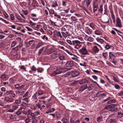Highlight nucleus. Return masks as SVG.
I'll return each mask as SVG.
<instances>
[{"instance_id": "obj_1", "label": "nucleus", "mask_w": 123, "mask_h": 123, "mask_svg": "<svg viewBox=\"0 0 123 123\" xmlns=\"http://www.w3.org/2000/svg\"><path fill=\"white\" fill-rule=\"evenodd\" d=\"M79 52L82 55H89V54L87 49L85 47H83L79 50Z\"/></svg>"}, {"instance_id": "obj_2", "label": "nucleus", "mask_w": 123, "mask_h": 123, "mask_svg": "<svg viewBox=\"0 0 123 123\" xmlns=\"http://www.w3.org/2000/svg\"><path fill=\"white\" fill-rule=\"evenodd\" d=\"M72 42L75 48L78 49L81 47V43L79 41L76 40L73 41Z\"/></svg>"}, {"instance_id": "obj_3", "label": "nucleus", "mask_w": 123, "mask_h": 123, "mask_svg": "<svg viewBox=\"0 0 123 123\" xmlns=\"http://www.w3.org/2000/svg\"><path fill=\"white\" fill-rule=\"evenodd\" d=\"M83 30L87 37H88V36L86 35H90L92 33V30L88 27H86L83 28Z\"/></svg>"}, {"instance_id": "obj_4", "label": "nucleus", "mask_w": 123, "mask_h": 123, "mask_svg": "<svg viewBox=\"0 0 123 123\" xmlns=\"http://www.w3.org/2000/svg\"><path fill=\"white\" fill-rule=\"evenodd\" d=\"M5 95H9L11 98H15L16 96V95L13 91L12 90L6 91L5 93Z\"/></svg>"}, {"instance_id": "obj_5", "label": "nucleus", "mask_w": 123, "mask_h": 123, "mask_svg": "<svg viewBox=\"0 0 123 123\" xmlns=\"http://www.w3.org/2000/svg\"><path fill=\"white\" fill-rule=\"evenodd\" d=\"M59 56L58 59L57 60L59 61L58 63V64L62 65L63 63V61L65 59V57L63 55H61L60 54V55H59Z\"/></svg>"}, {"instance_id": "obj_6", "label": "nucleus", "mask_w": 123, "mask_h": 123, "mask_svg": "<svg viewBox=\"0 0 123 123\" xmlns=\"http://www.w3.org/2000/svg\"><path fill=\"white\" fill-rule=\"evenodd\" d=\"M52 7L56 10H59L61 8V7H59L57 3V1L55 0H54L52 1Z\"/></svg>"}, {"instance_id": "obj_7", "label": "nucleus", "mask_w": 123, "mask_h": 123, "mask_svg": "<svg viewBox=\"0 0 123 123\" xmlns=\"http://www.w3.org/2000/svg\"><path fill=\"white\" fill-rule=\"evenodd\" d=\"M54 34L58 37H60L61 38H62V36L60 32L59 31H57L56 30H54Z\"/></svg>"}, {"instance_id": "obj_8", "label": "nucleus", "mask_w": 123, "mask_h": 123, "mask_svg": "<svg viewBox=\"0 0 123 123\" xmlns=\"http://www.w3.org/2000/svg\"><path fill=\"white\" fill-rule=\"evenodd\" d=\"M23 114L25 115H27V117H30V114L31 113V110L28 109H26L23 110Z\"/></svg>"}, {"instance_id": "obj_9", "label": "nucleus", "mask_w": 123, "mask_h": 123, "mask_svg": "<svg viewBox=\"0 0 123 123\" xmlns=\"http://www.w3.org/2000/svg\"><path fill=\"white\" fill-rule=\"evenodd\" d=\"M106 9L105 7V12H104V14H106V16L103 18V20L105 22L107 23L109 22V20L108 17V15L106 14Z\"/></svg>"}, {"instance_id": "obj_10", "label": "nucleus", "mask_w": 123, "mask_h": 123, "mask_svg": "<svg viewBox=\"0 0 123 123\" xmlns=\"http://www.w3.org/2000/svg\"><path fill=\"white\" fill-rule=\"evenodd\" d=\"M56 49L53 47L50 48L48 49L47 51V52L48 54H50L53 52H55Z\"/></svg>"}, {"instance_id": "obj_11", "label": "nucleus", "mask_w": 123, "mask_h": 123, "mask_svg": "<svg viewBox=\"0 0 123 123\" xmlns=\"http://www.w3.org/2000/svg\"><path fill=\"white\" fill-rule=\"evenodd\" d=\"M116 20L117 25V26L119 28H122V25L120 18H117Z\"/></svg>"}, {"instance_id": "obj_12", "label": "nucleus", "mask_w": 123, "mask_h": 123, "mask_svg": "<svg viewBox=\"0 0 123 123\" xmlns=\"http://www.w3.org/2000/svg\"><path fill=\"white\" fill-rule=\"evenodd\" d=\"M62 72V71L59 69L56 70L54 71L50 74L51 76H55L57 74H61Z\"/></svg>"}, {"instance_id": "obj_13", "label": "nucleus", "mask_w": 123, "mask_h": 123, "mask_svg": "<svg viewBox=\"0 0 123 123\" xmlns=\"http://www.w3.org/2000/svg\"><path fill=\"white\" fill-rule=\"evenodd\" d=\"M92 0H84L82 2L83 5H85V3H86V5L88 6L90 4Z\"/></svg>"}, {"instance_id": "obj_14", "label": "nucleus", "mask_w": 123, "mask_h": 123, "mask_svg": "<svg viewBox=\"0 0 123 123\" xmlns=\"http://www.w3.org/2000/svg\"><path fill=\"white\" fill-rule=\"evenodd\" d=\"M5 100L7 102H12L14 101V99L13 98L6 97L5 98Z\"/></svg>"}, {"instance_id": "obj_15", "label": "nucleus", "mask_w": 123, "mask_h": 123, "mask_svg": "<svg viewBox=\"0 0 123 123\" xmlns=\"http://www.w3.org/2000/svg\"><path fill=\"white\" fill-rule=\"evenodd\" d=\"M112 108L110 109L109 110V111L110 112V113H113V115H114V113L115 112H117L118 111V109L117 108Z\"/></svg>"}, {"instance_id": "obj_16", "label": "nucleus", "mask_w": 123, "mask_h": 123, "mask_svg": "<svg viewBox=\"0 0 123 123\" xmlns=\"http://www.w3.org/2000/svg\"><path fill=\"white\" fill-rule=\"evenodd\" d=\"M23 110L24 109L23 108L21 107H20L16 112V114L18 115H19L22 113L23 114Z\"/></svg>"}, {"instance_id": "obj_17", "label": "nucleus", "mask_w": 123, "mask_h": 123, "mask_svg": "<svg viewBox=\"0 0 123 123\" xmlns=\"http://www.w3.org/2000/svg\"><path fill=\"white\" fill-rule=\"evenodd\" d=\"M116 106L117 105L116 104H111L106 106L105 108L106 109H109V110L111 108L114 107Z\"/></svg>"}, {"instance_id": "obj_18", "label": "nucleus", "mask_w": 123, "mask_h": 123, "mask_svg": "<svg viewBox=\"0 0 123 123\" xmlns=\"http://www.w3.org/2000/svg\"><path fill=\"white\" fill-rule=\"evenodd\" d=\"M24 85H22L20 86L19 84H17L15 85L14 87L15 89L17 90H21L24 87Z\"/></svg>"}, {"instance_id": "obj_19", "label": "nucleus", "mask_w": 123, "mask_h": 123, "mask_svg": "<svg viewBox=\"0 0 123 123\" xmlns=\"http://www.w3.org/2000/svg\"><path fill=\"white\" fill-rule=\"evenodd\" d=\"M89 83V81L86 78L82 79L80 80V84L84 83L88 84Z\"/></svg>"}, {"instance_id": "obj_20", "label": "nucleus", "mask_w": 123, "mask_h": 123, "mask_svg": "<svg viewBox=\"0 0 123 123\" xmlns=\"http://www.w3.org/2000/svg\"><path fill=\"white\" fill-rule=\"evenodd\" d=\"M59 55H60L59 53H58L57 52H55L53 53L51 55V57L53 59H55Z\"/></svg>"}, {"instance_id": "obj_21", "label": "nucleus", "mask_w": 123, "mask_h": 123, "mask_svg": "<svg viewBox=\"0 0 123 123\" xmlns=\"http://www.w3.org/2000/svg\"><path fill=\"white\" fill-rule=\"evenodd\" d=\"M67 67H71L73 65V62L72 61H68L66 64Z\"/></svg>"}, {"instance_id": "obj_22", "label": "nucleus", "mask_w": 123, "mask_h": 123, "mask_svg": "<svg viewBox=\"0 0 123 123\" xmlns=\"http://www.w3.org/2000/svg\"><path fill=\"white\" fill-rule=\"evenodd\" d=\"M19 105L18 104H17L14 103L12 105V108L14 110H16L18 108V106Z\"/></svg>"}, {"instance_id": "obj_23", "label": "nucleus", "mask_w": 123, "mask_h": 123, "mask_svg": "<svg viewBox=\"0 0 123 123\" xmlns=\"http://www.w3.org/2000/svg\"><path fill=\"white\" fill-rule=\"evenodd\" d=\"M93 11L95 12L97 10L98 5L96 2H94L93 3Z\"/></svg>"}, {"instance_id": "obj_24", "label": "nucleus", "mask_w": 123, "mask_h": 123, "mask_svg": "<svg viewBox=\"0 0 123 123\" xmlns=\"http://www.w3.org/2000/svg\"><path fill=\"white\" fill-rule=\"evenodd\" d=\"M80 74L79 72L78 71L73 72L72 75L73 77H74L78 76Z\"/></svg>"}, {"instance_id": "obj_25", "label": "nucleus", "mask_w": 123, "mask_h": 123, "mask_svg": "<svg viewBox=\"0 0 123 123\" xmlns=\"http://www.w3.org/2000/svg\"><path fill=\"white\" fill-rule=\"evenodd\" d=\"M0 77L2 80H6L7 79L6 75L4 74H2L1 75Z\"/></svg>"}, {"instance_id": "obj_26", "label": "nucleus", "mask_w": 123, "mask_h": 123, "mask_svg": "<svg viewBox=\"0 0 123 123\" xmlns=\"http://www.w3.org/2000/svg\"><path fill=\"white\" fill-rule=\"evenodd\" d=\"M93 50L96 53H98L99 51L98 48L96 46H95L93 48Z\"/></svg>"}, {"instance_id": "obj_27", "label": "nucleus", "mask_w": 123, "mask_h": 123, "mask_svg": "<svg viewBox=\"0 0 123 123\" xmlns=\"http://www.w3.org/2000/svg\"><path fill=\"white\" fill-rule=\"evenodd\" d=\"M96 40L98 42L101 44L105 42L102 39L100 38H97Z\"/></svg>"}, {"instance_id": "obj_28", "label": "nucleus", "mask_w": 123, "mask_h": 123, "mask_svg": "<svg viewBox=\"0 0 123 123\" xmlns=\"http://www.w3.org/2000/svg\"><path fill=\"white\" fill-rule=\"evenodd\" d=\"M117 114V117L118 118H120L123 117V113L121 112H118Z\"/></svg>"}, {"instance_id": "obj_29", "label": "nucleus", "mask_w": 123, "mask_h": 123, "mask_svg": "<svg viewBox=\"0 0 123 123\" xmlns=\"http://www.w3.org/2000/svg\"><path fill=\"white\" fill-rule=\"evenodd\" d=\"M94 33L97 35H101V32L99 30H97L95 31Z\"/></svg>"}, {"instance_id": "obj_30", "label": "nucleus", "mask_w": 123, "mask_h": 123, "mask_svg": "<svg viewBox=\"0 0 123 123\" xmlns=\"http://www.w3.org/2000/svg\"><path fill=\"white\" fill-rule=\"evenodd\" d=\"M38 96L37 93H36L33 96L32 98L34 100L37 99Z\"/></svg>"}, {"instance_id": "obj_31", "label": "nucleus", "mask_w": 123, "mask_h": 123, "mask_svg": "<svg viewBox=\"0 0 123 123\" xmlns=\"http://www.w3.org/2000/svg\"><path fill=\"white\" fill-rule=\"evenodd\" d=\"M103 11V6L102 5H100V8L98 10V12H100L101 14H102Z\"/></svg>"}, {"instance_id": "obj_32", "label": "nucleus", "mask_w": 123, "mask_h": 123, "mask_svg": "<svg viewBox=\"0 0 123 123\" xmlns=\"http://www.w3.org/2000/svg\"><path fill=\"white\" fill-rule=\"evenodd\" d=\"M43 45V43L41 42L37 44L36 47V48L37 49L40 47L41 46H42Z\"/></svg>"}, {"instance_id": "obj_33", "label": "nucleus", "mask_w": 123, "mask_h": 123, "mask_svg": "<svg viewBox=\"0 0 123 123\" xmlns=\"http://www.w3.org/2000/svg\"><path fill=\"white\" fill-rule=\"evenodd\" d=\"M94 40V39L92 37H88L87 40L90 42H92Z\"/></svg>"}, {"instance_id": "obj_34", "label": "nucleus", "mask_w": 123, "mask_h": 123, "mask_svg": "<svg viewBox=\"0 0 123 123\" xmlns=\"http://www.w3.org/2000/svg\"><path fill=\"white\" fill-rule=\"evenodd\" d=\"M54 16L60 19L61 18V17L60 14H58L56 12H55Z\"/></svg>"}, {"instance_id": "obj_35", "label": "nucleus", "mask_w": 123, "mask_h": 123, "mask_svg": "<svg viewBox=\"0 0 123 123\" xmlns=\"http://www.w3.org/2000/svg\"><path fill=\"white\" fill-rule=\"evenodd\" d=\"M43 69L41 68H39L37 69V70L38 72L41 73L43 71Z\"/></svg>"}, {"instance_id": "obj_36", "label": "nucleus", "mask_w": 123, "mask_h": 123, "mask_svg": "<svg viewBox=\"0 0 123 123\" xmlns=\"http://www.w3.org/2000/svg\"><path fill=\"white\" fill-rule=\"evenodd\" d=\"M17 43V42L16 41H13L12 42L11 44V47H14Z\"/></svg>"}, {"instance_id": "obj_37", "label": "nucleus", "mask_w": 123, "mask_h": 123, "mask_svg": "<svg viewBox=\"0 0 123 123\" xmlns=\"http://www.w3.org/2000/svg\"><path fill=\"white\" fill-rule=\"evenodd\" d=\"M73 56V57H71V59L73 60L77 61L78 60V57L75 55H74Z\"/></svg>"}, {"instance_id": "obj_38", "label": "nucleus", "mask_w": 123, "mask_h": 123, "mask_svg": "<svg viewBox=\"0 0 123 123\" xmlns=\"http://www.w3.org/2000/svg\"><path fill=\"white\" fill-rule=\"evenodd\" d=\"M89 26L91 27L93 30H94L96 28V26L94 25L93 24H90Z\"/></svg>"}, {"instance_id": "obj_39", "label": "nucleus", "mask_w": 123, "mask_h": 123, "mask_svg": "<svg viewBox=\"0 0 123 123\" xmlns=\"http://www.w3.org/2000/svg\"><path fill=\"white\" fill-rule=\"evenodd\" d=\"M14 103H15L17 104L18 105V104H20L21 103V100L20 99H16L15 100Z\"/></svg>"}, {"instance_id": "obj_40", "label": "nucleus", "mask_w": 123, "mask_h": 123, "mask_svg": "<svg viewBox=\"0 0 123 123\" xmlns=\"http://www.w3.org/2000/svg\"><path fill=\"white\" fill-rule=\"evenodd\" d=\"M71 20L74 21H76L77 20V18L74 16H72L71 17Z\"/></svg>"}, {"instance_id": "obj_41", "label": "nucleus", "mask_w": 123, "mask_h": 123, "mask_svg": "<svg viewBox=\"0 0 123 123\" xmlns=\"http://www.w3.org/2000/svg\"><path fill=\"white\" fill-rule=\"evenodd\" d=\"M111 47V46L110 45L108 44H106L105 48L106 49H110Z\"/></svg>"}, {"instance_id": "obj_42", "label": "nucleus", "mask_w": 123, "mask_h": 123, "mask_svg": "<svg viewBox=\"0 0 123 123\" xmlns=\"http://www.w3.org/2000/svg\"><path fill=\"white\" fill-rule=\"evenodd\" d=\"M9 81L10 83L11 84H13L15 83V81L13 79L10 78L9 80Z\"/></svg>"}, {"instance_id": "obj_43", "label": "nucleus", "mask_w": 123, "mask_h": 123, "mask_svg": "<svg viewBox=\"0 0 123 123\" xmlns=\"http://www.w3.org/2000/svg\"><path fill=\"white\" fill-rule=\"evenodd\" d=\"M114 56V55L112 53V52H109V57L111 59H112V57Z\"/></svg>"}, {"instance_id": "obj_44", "label": "nucleus", "mask_w": 123, "mask_h": 123, "mask_svg": "<svg viewBox=\"0 0 123 123\" xmlns=\"http://www.w3.org/2000/svg\"><path fill=\"white\" fill-rule=\"evenodd\" d=\"M115 102V100L113 99L107 102V103L108 104H110L112 103H114Z\"/></svg>"}, {"instance_id": "obj_45", "label": "nucleus", "mask_w": 123, "mask_h": 123, "mask_svg": "<svg viewBox=\"0 0 123 123\" xmlns=\"http://www.w3.org/2000/svg\"><path fill=\"white\" fill-rule=\"evenodd\" d=\"M103 55L104 58H106L108 56V54L106 52L103 53Z\"/></svg>"}, {"instance_id": "obj_46", "label": "nucleus", "mask_w": 123, "mask_h": 123, "mask_svg": "<svg viewBox=\"0 0 123 123\" xmlns=\"http://www.w3.org/2000/svg\"><path fill=\"white\" fill-rule=\"evenodd\" d=\"M110 123H117V121L115 120L111 119L109 121Z\"/></svg>"}, {"instance_id": "obj_47", "label": "nucleus", "mask_w": 123, "mask_h": 123, "mask_svg": "<svg viewBox=\"0 0 123 123\" xmlns=\"http://www.w3.org/2000/svg\"><path fill=\"white\" fill-rule=\"evenodd\" d=\"M11 20H14L15 19L13 15L12 14H10V15Z\"/></svg>"}, {"instance_id": "obj_48", "label": "nucleus", "mask_w": 123, "mask_h": 123, "mask_svg": "<svg viewBox=\"0 0 123 123\" xmlns=\"http://www.w3.org/2000/svg\"><path fill=\"white\" fill-rule=\"evenodd\" d=\"M49 12V14L51 16H52L51 15V14H54V15L55 12H54V11L53 10H52L50 12Z\"/></svg>"}, {"instance_id": "obj_49", "label": "nucleus", "mask_w": 123, "mask_h": 123, "mask_svg": "<svg viewBox=\"0 0 123 123\" xmlns=\"http://www.w3.org/2000/svg\"><path fill=\"white\" fill-rule=\"evenodd\" d=\"M31 69L32 71L34 72L36 70V68L34 65H33L32 67L31 68Z\"/></svg>"}, {"instance_id": "obj_50", "label": "nucleus", "mask_w": 123, "mask_h": 123, "mask_svg": "<svg viewBox=\"0 0 123 123\" xmlns=\"http://www.w3.org/2000/svg\"><path fill=\"white\" fill-rule=\"evenodd\" d=\"M17 43L18 42V43L21 42V39L20 37H18L17 38L16 41Z\"/></svg>"}, {"instance_id": "obj_51", "label": "nucleus", "mask_w": 123, "mask_h": 123, "mask_svg": "<svg viewBox=\"0 0 123 123\" xmlns=\"http://www.w3.org/2000/svg\"><path fill=\"white\" fill-rule=\"evenodd\" d=\"M113 79L115 82H119V81L116 77L113 76Z\"/></svg>"}, {"instance_id": "obj_52", "label": "nucleus", "mask_w": 123, "mask_h": 123, "mask_svg": "<svg viewBox=\"0 0 123 123\" xmlns=\"http://www.w3.org/2000/svg\"><path fill=\"white\" fill-rule=\"evenodd\" d=\"M102 117H98L97 119V121L98 123L102 121Z\"/></svg>"}, {"instance_id": "obj_53", "label": "nucleus", "mask_w": 123, "mask_h": 123, "mask_svg": "<svg viewBox=\"0 0 123 123\" xmlns=\"http://www.w3.org/2000/svg\"><path fill=\"white\" fill-rule=\"evenodd\" d=\"M0 19L2 21H3L6 24H8L9 23L6 20H4L3 19L1 18H0Z\"/></svg>"}, {"instance_id": "obj_54", "label": "nucleus", "mask_w": 123, "mask_h": 123, "mask_svg": "<svg viewBox=\"0 0 123 123\" xmlns=\"http://www.w3.org/2000/svg\"><path fill=\"white\" fill-rule=\"evenodd\" d=\"M44 48V47H43L39 50L38 51V53L39 54H40L42 53Z\"/></svg>"}, {"instance_id": "obj_55", "label": "nucleus", "mask_w": 123, "mask_h": 123, "mask_svg": "<svg viewBox=\"0 0 123 123\" xmlns=\"http://www.w3.org/2000/svg\"><path fill=\"white\" fill-rule=\"evenodd\" d=\"M63 123H66L67 122V119L66 118H63L62 120Z\"/></svg>"}, {"instance_id": "obj_56", "label": "nucleus", "mask_w": 123, "mask_h": 123, "mask_svg": "<svg viewBox=\"0 0 123 123\" xmlns=\"http://www.w3.org/2000/svg\"><path fill=\"white\" fill-rule=\"evenodd\" d=\"M20 68L21 69H23L25 71H26V68L24 66L21 65L20 67Z\"/></svg>"}, {"instance_id": "obj_57", "label": "nucleus", "mask_w": 123, "mask_h": 123, "mask_svg": "<svg viewBox=\"0 0 123 123\" xmlns=\"http://www.w3.org/2000/svg\"><path fill=\"white\" fill-rule=\"evenodd\" d=\"M42 39H45L46 40H48V37H47L45 35H44L43 37H42Z\"/></svg>"}, {"instance_id": "obj_58", "label": "nucleus", "mask_w": 123, "mask_h": 123, "mask_svg": "<svg viewBox=\"0 0 123 123\" xmlns=\"http://www.w3.org/2000/svg\"><path fill=\"white\" fill-rule=\"evenodd\" d=\"M74 15L77 16L78 18H80L81 16V14L78 13H75Z\"/></svg>"}, {"instance_id": "obj_59", "label": "nucleus", "mask_w": 123, "mask_h": 123, "mask_svg": "<svg viewBox=\"0 0 123 123\" xmlns=\"http://www.w3.org/2000/svg\"><path fill=\"white\" fill-rule=\"evenodd\" d=\"M65 33L66 34L65 35L66 37L68 36H70V34L68 31H66Z\"/></svg>"}, {"instance_id": "obj_60", "label": "nucleus", "mask_w": 123, "mask_h": 123, "mask_svg": "<svg viewBox=\"0 0 123 123\" xmlns=\"http://www.w3.org/2000/svg\"><path fill=\"white\" fill-rule=\"evenodd\" d=\"M29 117L28 118H26L25 120V122L26 123H28L30 122V119H29Z\"/></svg>"}, {"instance_id": "obj_61", "label": "nucleus", "mask_w": 123, "mask_h": 123, "mask_svg": "<svg viewBox=\"0 0 123 123\" xmlns=\"http://www.w3.org/2000/svg\"><path fill=\"white\" fill-rule=\"evenodd\" d=\"M66 41L67 43L69 44L70 45H72V43L71 40H67Z\"/></svg>"}, {"instance_id": "obj_62", "label": "nucleus", "mask_w": 123, "mask_h": 123, "mask_svg": "<svg viewBox=\"0 0 123 123\" xmlns=\"http://www.w3.org/2000/svg\"><path fill=\"white\" fill-rule=\"evenodd\" d=\"M25 28L29 31H33V30L32 29L28 26H26Z\"/></svg>"}, {"instance_id": "obj_63", "label": "nucleus", "mask_w": 123, "mask_h": 123, "mask_svg": "<svg viewBox=\"0 0 123 123\" xmlns=\"http://www.w3.org/2000/svg\"><path fill=\"white\" fill-rule=\"evenodd\" d=\"M118 95L119 96H121L123 95V91L121 92L118 93Z\"/></svg>"}, {"instance_id": "obj_64", "label": "nucleus", "mask_w": 123, "mask_h": 123, "mask_svg": "<svg viewBox=\"0 0 123 123\" xmlns=\"http://www.w3.org/2000/svg\"><path fill=\"white\" fill-rule=\"evenodd\" d=\"M37 120L36 119H34L32 121V123H37Z\"/></svg>"}]
</instances>
